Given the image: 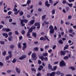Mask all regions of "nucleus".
Here are the masks:
<instances>
[{"label": "nucleus", "instance_id": "6", "mask_svg": "<svg viewBox=\"0 0 76 76\" xmlns=\"http://www.w3.org/2000/svg\"><path fill=\"white\" fill-rule=\"evenodd\" d=\"M26 57V56L25 55H23L21 57H20L19 58V60H23V59H24V58H25Z\"/></svg>", "mask_w": 76, "mask_h": 76}, {"label": "nucleus", "instance_id": "59", "mask_svg": "<svg viewBox=\"0 0 76 76\" xmlns=\"http://www.w3.org/2000/svg\"><path fill=\"white\" fill-rule=\"evenodd\" d=\"M15 34L16 35H18V34H19V33L17 31H15Z\"/></svg>", "mask_w": 76, "mask_h": 76}, {"label": "nucleus", "instance_id": "58", "mask_svg": "<svg viewBox=\"0 0 76 76\" xmlns=\"http://www.w3.org/2000/svg\"><path fill=\"white\" fill-rule=\"evenodd\" d=\"M13 21V19H10L9 20V22H12V21Z\"/></svg>", "mask_w": 76, "mask_h": 76}, {"label": "nucleus", "instance_id": "30", "mask_svg": "<svg viewBox=\"0 0 76 76\" xmlns=\"http://www.w3.org/2000/svg\"><path fill=\"white\" fill-rule=\"evenodd\" d=\"M6 32H9V31H11V29L9 28H6Z\"/></svg>", "mask_w": 76, "mask_h": 76}, {"label": "nucleus", "instance_id": "50", "mask_svg": "<svg viewBox=\"0 0 76 76\" xmlns=\"http://www.w3.org/2000/svg\"><path fill=\"white\" fill-rule=\"evenodd\" d=\"M8 53L9 54L10 56H12V52L11 51H9L8 52Z\"/></svg>", "mask_w": 76, "mask_h": 76}, {"label": "nucleus", "instance_id": "45", "mask_svg": "<svg viewBox=\"0 0 76 76\" xmlns=\"http://www.w3.org/2000/svg\"><path fill=\"white\" fill-rule=\"evenodd\" d=\"M31 28H32V29H36V27L34 26L31 27Z\"/></svg>", "mask_w": 76, "mask_h": 76}, {"label": "nucleus", "instance_id": "20", "mask_svg": "<svg viewBox=\"0 0 76 76\" xmlns=\"http://www.w3.org/2000/svg\"><path fill=\"white\" fill-rule=\"evenodd\" d=\"M18 46L19 48H20L21 47V45L20 43H19L18 44Z\"/></svg>", "mask_w": 76, "mask_h": 76}, {"label": "nucleus", "instance_id": "11", "mask_svg": "<svg viewBox=\"0 0 76 76\" xmlns=\"http://www.w3.org/2000/svg\"><path fill=\"white\" fill-rule=\"evenodd\" d=\"M8 39L9 41H12V40L13 39V37L12 36H10L8 37Z\"/></svg>", "mask_w": 76, "mask_h": 76}, {"label": "nucleus", "instance_id": "25", "mask_svg": "<svg viewBox=\"0 0 76 76\" xmlns=\"http://www.w3.org/2000/svg\"><path fill=\"white\" fill-rule=\"evenodd\" d=\"M56 11V10H53L52 11V15H54L55 14V12Z\"/></svg>", "mask_w": 76, "mask_h": 76}, {"label": "nucleus", "instance_id": "51", "mask_svg": "<svg viewBox=\"0 0 76 76\" xmlns=\"http://www.w3.org/2000/svg\"><path fill=\"white\" fill-rule=\"evenodd\" d=\"M37 76H41V73H38L37 74Z\"/></svg>", "mask_w": 76, "mask_h": 76}, {"label": "nucleus", "instance_id": "39", "mask_svg": "<svg viewBox=\"0 0 76 76\" xmlns=\"http://www.w3.org/2000/svg\"><path fill=\"white\" fill-rule=\"evenodd\" d=\"M67 4H68V5H69V7H72V6H73V4H72V3H71V4L68 3Z\"/></svg>", "mask_w": 76, "mask_h": 76}, {"label": "nucleus", "instance_id": "27", "mask_svg": "<svg viewBox=\"0 0 76 76\" xmlns=\"http://www.w3.org/2000/svg\"><path fill=\"white\" fill-rule=\"evenodd\" d=\"M31 1L30 0H28L27 2V3L28 4V5H29V4L31 3Z\"/></svg>", "mask_w": 76, "mask_h": 76}, {"label": "nucleus", "instance_id": "64", "mask_svg": "<svg viewBox=\"0 0 76 76\" xmlns=\"http://www.w3.org/2000/svg\"><path fill=\"white\" fill-rule=\"evenodd\" d=\"M40 49L41 51H42V52L44 51V49L43 48H40Z\"/></svg>", "mask_w": 76, "mask_h": 76}, {"label": "nucleus", "instance_id": "18", "mask_svg": "<svg viewBox=\"0 0 76 76\" xmlns=\"http://www.w3.org/2000/svg\"><path fill=\"white\" fill-rule=\"evenodd\" d=\"M40 40H41V41H42V40H43V41H45L46 40V39L45 38L42 37L39 39Z\"/></svg>", "mask_w": 76, "mask_h": 76}, {"label": "nucleus", "instance_id": "24", "mask_svg": "<svg viewBox=\"0 0 76 76\" xmlns=\"http://www.w3.org/2000/svg\"><path fill=\"white\" fill-rule=\"evenodd\" d=\"M39 58H40L42 60V61H44V56H41L40 57L39 56Z\"/></svg>", "mask_w": 76, "mask_h": 76}, {"label": "nucleus", "instance_id": "44", "mask_svg": "<svg viewBox=\"0 0 76 76\" xmlns=\"http://www.w3.org/2000/svg\"><path fill=\"white\" fill-rule=\"evenodd\" d=\"M13 10L14 11V12H18V9H17L16 8H14Z\"/></svg>", "mask_w": 76, "mask_h": 76}, {"label": "nucleus", "instance_id": "42", "mask_svg": "<svg viewBox=\"0 0 76 76\" xmlns=\"http://www.w3.org/2000/svg\"><path fill=\"white\" fill-rule=\"evenodd\" d=\"M33 35L35 37H36L37 35H36V33L35 32H33L32 33Z\"/></svg>", "mask_w": 76, "mask_h": 76}, {"label": "nucleus", "instance_id": "14", "mask_svg": "<svg viewBox=\"0 0 76 76\" xmlns=\"http://www.w3.org/2000/svg\"><path fill=\"white\" fill-rule=\"evenodd\" d=\"M48 68L49 69H50V70H52V66L51 64H48Z\"/></svg>", "mask_w": 76, "mask_h": 76}, {"label": "nucleus", "instance_id": "60", "mask_svg": "<svg viewBox=\"0 0 76 76\" xmlns=\"http://www.w3.org/2000/svg\"><path fill=\"white\" fill-rule=\"evenodd\" d=\"M3 63L1 62H0V66H3Z\"/></svg>", "mask_w": 76, "mask_h": 76}, {"label": "nucleus", "instance_id": "3", "mask_svg": "<svg viewBox=\"0 0 76 76\" xmlns=\"http://www.w3.org/2000/svg\"><path fill=\"white\" fill-rule=\"evenodd\" d=\"M34 26H38L37 27V29H39V28H40V23H34Z\"/></svg>", "mask_w": 76, "mask_h": 76}, {"label": "nucleus", "instance_id": "41", "mask_svg": "<svg viewBox=\"0 0 76 76\" xmlns=\"http://www.w3.org/2000/svg\"><path fill=\"white\" fill-rule=\"evenodd\" d=\"M42 63V62H41V61L40 60H38V63L39 64H41Z\"/></svg>", "mask_w": 76, "mask_h": 76}, {"label": "nucleus", "instance_id": "47", "mask_svg": "<svg viewBox=\"0 0 76 76\" xmlns=\"http://www.w3.org/2000/svg\"><path fill=\"white\" fill-rule=\"evenodd\" d=\"M12 11H10L8 13V15H10L12 14Z\"/></svg>", "mask_w": 76, "mask_h": 76}, {"label": "nucleus", "instance_id": "10", "mask_svg": "<svg viewBox=\"0 0 76 76\" xmlns=\"http://www.w3.org/2000/svg\"><path fill=\"white\" fill-rule=\"evenodd\" d=\"M45 4L46 6H47V7H50V4H48V1H46Z\"/></svg>", "mask_w": 76, "mask_h": 76}, {"label": "nucleus", "instance_id": "28", "mask_svg": "<svg viewBox=\"0 0 76 76\" xmlns=\"http://www.w3.org/2000/svg\"><path fill=\"white\" fill-rule=\"evenodd\" d=\"M43 56H44V57L47 56H48V53H45L43 54Z\"/></svg>", "mask_w": 76, "mask_h": 76}, {"label": "nucleus", "instance_id": "49", "mask_svg": "<svg viewBox=\"0 0 76 76\" xmlns=\"http://www.w3.org/2000/svg\"><path fill=\"white\" fill-rule=\"evenodd\" d=\"M72 16L70 15H69L68 17V19H72Z\"/></svg>", "mask_w": 76, "mask_h": 76}, {"label": "nucleus", "instance_id": "17", "mask_svg": "<svg viewBox=\"0 0 76 76\" xmlns=\"http://www.w3.org/2000/svg\"><path fill=\"white\" fill-rule=\"evenodd\" d=\"M34 22H35V20H33L31 21L30 22V23L31 25H33L34 23Z\"/></svg>", "mask_w": 76, "mask_h": 76}, {"label": "nucleus", "instance_id": "61", "mask_svg": "<svg viewBox=\"0 0 76 76\" xmlns=\"http://www.w3.org/2000/svg\"><path fill=\"white\" fill-rule=\"evenodd\" d=\"M66 3V1L65 0H64L63 1L62 3L63 4H64V3Z\"/></svg>", "mask_w": 76, "mask_h": 76}, {"label": "nucleus", "instance_id": "57", "mask_svg": "<svg viewBox=\"0 0 76 76\" xmlns=\"http://www.w3.org/2000/svg\"><path fill=\"white\" fill-rule=\"evenodd\" d=\"M23 15V12L22 11L20 12V15Z\"/></svg>", "mask_w": 76, "mask_h": 76}, {"label": "nucleus", "instance_id": "36", "mask_svg": "<svg viewBox=\"0 0 76 76\" xmlns=\"http://www.w3.org/2000/svg\"><path fill=\"white\" fill-rule=\"evenodd\" d=\"M21 33L22 34V35H24L25 34V31L24 30H22L21 31Z\"/></svg>", "mask_w": 76, "mask_h": 76}, {"label": "nucleus", "instance_id": "16", "mask_svg": "<svg viewBox=\"0 0 76 76\" xmlns=\"http://www.w3.org/2000/svg\"><path fill=\"white\" fill-rule=\"evenodd\" d=\"M39 49V48L36 47L34 48V51H38V50Z\"/></svg>", "mask_w": 76, "mask_h": 76}, {"label": "nucleus", "instance_id": "19", "mask_svg": "<svg viewBox=\"0 0 76 76\" xmlns=\"http://www.w3.org/2000/svg\"><path fill=\"white\" fill-rule=\"evenodd\" d=\"M68 47H69V45H66L64 47V50H65L66 49H68Z\"/></svg>", "mask_w": 76, "mask_h": 76}, {"label": "nucleus", "instance_id": "1", "mask_svg": "<svg viewBox=\"0 0 76 76\" xmlns=\"http://www.w3.org/2000/svg\"><path fill=\"white\" fill-rule=\"evenodd\" d=\"M49 28L50 29V34H53L54 32V29L53 28V26L52 25H50L49 27Z\"/></svg>", "mask_w": 76, "mask_h": 76}, {"label": "nucleus", "instance_id": "35", "mask_svg": "<svg viewBox=\"0 0 76 76\" xmlns=\"http://www.w3.org/2000/svg\"><path fill=\"white\" fill-rule=\"evenodd\" d=\"M14 45H11L10 46V48H11V49H13L14 48Z\"/></svg>", "mask_w": 76, "mask_h": 76}, {"label": "nucleus", "instance_id": "54", "mask_svg": "<svg viewBox=\"0 0 76 76\" xmlns=\"http://www.w3.org/2000/svg\"><path fill=\"white\" fill-rule=\"evenodd\" d=\"M71 69L72 70H75V68L73 67H71Z\"/></svg>", "mask_w": 76, "mask_h": 76}, {"label": "nucleus", "instance_id": "22", "mask_svg": "<svg viewBox=\"0 0 76 76\" xmlns=\"http://www.w3.org/2000/svg\"><path fill=\"white\" fill-rule=\"evenodd\" d=\"M57 66H54V67H53V69H52V71H54V70H56L57 69Z\"/></svg>", "mask_w": 76, "mask_h": 76}, {"label": "nucleus", "instance_id": "9", "mask_svg": "<svg viewBox=\"0 0 76 76\" xmlns=\"http://www.w3.org/2000/svg\"><path fill=\"white\" fill-rule=\"evenodd\" d=\"M24 21L23 20H20V23L21 25V26H25V24L23 23V22Z\"/></svg>", "mask_w": 76, "mask_h": 76}, {"label": "nucleus", "instance_id": "33", "mask_svg": "<svg viewBox=\"0 0 76 76\" xmlns=\"http://www.w3.org/2000/svg\"><path fill=\"white\" fill-rule=\"evenodd\" d=\"M31 70L33 72H36V69L35 68H32L31 69Z\"/></svg>", "mask_w": 76, "mask_h": 76}, {"label": "nucleus", "instance_id": "12", "mask_svg": "<svg viewBox=\"0 0 76 76\" xmlns=\"http://www.w3.org/2000/svg\"><path fill=\"white\" fill-rule=\"evenodd\" d=\"M56 72H53L52 73H51L50 75V76H54L56 75Z\"/></svg>", "mask_w": 76, "mask_h": 76}, {"label": "nucleus", "instance_id": "40", "mask_svg": "<svg viewBox=\"0 0 76 76\" xmlns=\"http://www.w3.org/2000/svg\"><path fill=\"white\" fill-rule=\"evenodd\" d=\"M7 72L8 73H10L12 72V71L10 70H9L7 71Z\"/></svg>", "mask_w": 76, "mask_h": 76}, {"label": "nucleus", "instance_id": "52", "mask_svg": "<svg viewBox=\"0 0 76 76\" xmlns=\"http://www.w3.org/2000/svg\"><path fill=\"white\" fill-rule=\"evenodd\" d=\"M24 23H27L28 22V20H27L26 19H25L24 20Z\"/></svg>", "mask_w": 76, "mask_h": 76}, {"label": "nucleus", "instance_id": "21", "mask_svg": "<svg viewBox=\"0 0 76 76\" xmlns=\"http://www.w3.org/2000/svg\"><path fill=\"white\" fill-rule=\"evenodd\" d=\"M58 42L60 44H63V42L61 40H60L58 41Z\"/></svg>", "mask_w": 76, "mask_h": 76}, {"label": "nucleus", "instance_id": "62", "mask_svg": "<svg viewBox=\"0 0 76 76\" xmlns=\"http://www.w3.org/2000/svg\"><path fill=\"white\" fill-rule=\"evenodd\" d=\"M58 3V1H57L56 3H55L53 4V5L54 6H56V5L57 4V3Z\"/></svg>", "mask_w": 76, "mask_h": 76}, {"label": "nucleus", "instance_id": "56", "mask_svg": "<svg viewBox=\"0 0 76 76\" xmlns=\"http://www.w3.org/2000/svg\"><path fill=\"white\" fill-rule=\"evenodd\" d=\"M65 24L66 25H70V22H66Z\"/></svg>", "mask_w": 76, "mask_h": 76}, {"label": "nucleus", "instance_id": "5", "mask_svg": "<svg viewBox=\"0 0 76 76\" xmlns=\"http://www.w3.org/2000/svg\"><path fill=\"white\" fill-rule=\"evenodd\" d=\"M15 70H16V72L18 74H20V69H19L18 67H16L15 68Z\"/></svg>", "mask_w": 76, "mask_h": 76}, {"label": "nucleus", "instance_id": "29", "mask_svg": "<svg viewBox=\"0 0 76 76\" xmlns=\"http://www.w3.org/2000/svg\"><path fill=\"white\" fill-rule=\"evenodd\" d=\"M32 32V29L31 28L29 29L28 31V32L30 33V32Z\"/></svg>", "mask_w": 76, "mask_h": 76}, {"label": "nucleus", "instance_id": "32", "mask_svg": "<svg viewBox=\"0 0 76 76\" xmlns=\"http://www.w3.org/2000/svg\"><path fill=\"white\" fill-rule=\"evenodd\" d=\"M8 35L9 36H11L12 35V32H10L8 33Z\"/></svg>", "mask_w": 76, "mask_h": 76}, {"label": "nucleus", "instance_id": "31", "mask_svg": "<svg viewBox=\"0 0 76 76\" xmlns=\"http://www.w3.org/2000/svg\"><path fill=\"white\" fill-rule=\"evenodd\" d=\"M69 59V57L67 56H65L64 58V60H67Z\"/></svg>", "mask_w": 76, "mask_h": 76}, {"label": "nucleus", "instance_id": "13", "mask_svg": "<svg viewBox=\"0 0 76 76\" xmlns=\"http://www.w3.org/2000/svg\"><path fill=\"white\" fill-rule=\"evenodd\" d=\"M61 54V55H64L65 54H66V53H65V51H61L60 52Z\"/></svg>", "mask_w": 76, "mask_h": 76}, {"label": "nucleus", "instance_id": "23", "mask_svg": "<svg viewBox=\"0 0 76 76\" xmlns=\"http://www.w3.org/2000/svg\"><path fill=\"white\" fill-rule=\"evenodd\" d=\"M3 55L4 56H6V54H7V52L6 51H4L3 53H2Z\"/></svg>", "mask_w": 76, "mask_h": 76}, {"label": "nucleus", "instance_id": "38", "mask_svg": "<svg viewBox=\"0 0 76 76\" xmlns=\"http://www.w3.org/2000/svg\"><path fill=\"white\" fill-rule=\"evenodd\" d=\"M44 37L46 39H47L48 41H50V40H49V39H48V37H47V36H45Z\"/></svg>", "mask_w": 76, "mask_h": 76}, {"label": "nucleus", "instance_id": "53", "mask_svg": "<svg viewBox=\"0 0 76 76\" xmlns=\"http://www.w3.org/2000/svg\"><path fill=\"white\" fill-rule=\"evenodd\" d=\"M2 30L3 31H6V28H3L2 29Z\"/></svg>", "mask_w": 76, "mask_h": 76}, {"label": "nucleus", "instance_id": "43", "mask_svg": "<svg viewBox=\"0 0 76 76\" xmlns=\"http://www.w3.org/2000/svg\"><path fill=\"white\" fill-rule=\"evenodd\" d=\"M44 61H47L48 60V58L47 57H45L44 58Z\"/></svg>", "mask_w": 76, "mask_h": 76}, {"label": "nucleus", "instance_id": "34", "mask_svg": "<svg viewBox=\"0 0 76 76\" xmlns=\"http://www.w3.org/2000/svg\"><path fill=\"white\" fill-rule=\"evenodd\" d=\"M0 43L1 44H4V43H5V42L4 41H0Z\"/></svg>", "mask_w": 76, "mask_h": 76}, {"label": "nucleus", "instance_id": "63", "mask_svg": "<svg viewBox=\"0 0 76 76\" xmlns=\"http://www.w3.org/2000/svg\"><path fill=\"white\" fill-rule=\"evenodd\" d=\"M16 59H13V60L12 61V63H15V62H16Z\"/></svg>", "mask_w": 76, "mask_h": 76}, {"label": "nucleus", "instance_id": "2", "mask_svg": "<svg viewBox=\"0 0 76 76\" xmlns=\"http://www.w3.org/2000/svg\"><path fill=\"white\" fill-rule=\"evenodd\" d=\"M59 63L60 64V66H61V67H63V66H66V64L63 60H62Z\"/></svg>", "mask_w": 76, "mask_h": 76}, {"label": "nucleus", "instance_id": "8", "mask_svg": "<svg viewBox=\"0 0 76 76\" xmlns=\"http://www.w3.org/2000/svg\"><path fill=\"white\" fill-rule=\"evenodd\" d=\"M2 35L4 37H5V38H7L9 37L8 34H7V33H4L2 34Z\"/></svg>", "mask_w": 76, "mask_h": 76}, {"label": "nucleus", "instance_id": "26", "mask_svg": "<svg viewBox=\"0 0 76 76\" xmlns=\"http://www.w3.org/2000/svg\"><path fill=\"white\" fill-rule=\"evenodd\" d=\"M45 17H46V15H44L42 17V20H44V19L45 18Z\"/></svg>", "mask_w": 76, "mask_h": 76}, {"label": "nucleus", "instance_id": "37", "mask_svg": "<svg viewBox=\"0 0 76 76\" xmlns=\"http://www.w3.org/2000/svg\"><path fill=\"white\" fill-rule=\"evenodd\" d=\"M68 31L69 33H72L73 32V30L72 29H70L69 30H68Z\"/></svg>", "mask_w": 76, "mask_h": 76}, {"label": "nucleus", "instance_id": "7", "mask_svg": "<svg viewBox=\"0 0 76 76\" xmlns=\"http://www.w3.org/2000/svg\"><path fill=\"white\" fill-rule=\"evenodd\" d=\"M23 50H25V48H26V43H23Z\"/></svg>", "mask_w": 76, "mask_h": 76}, {"label": "nucleus", "instance_id": "46", "mask_svg": "<svg viewBox=\"0 0 76 76\" xmlns=\"http://www.w3.org/2000/svg\"><path fill=\"white\" fill-rule=\"evenodd\" d=\"M56 73L57 75H60V71H57L56 72Z\"/></svg>", "mask_w": 76, "mask_h": 76}, {"label": "nucleus", "instance_id": "15", "mask_svg": "<svg viewBox=\"0 0 76 76\" xmlns=\"http://www.w3.org/2000/svg\"><path fill=\"white\" fill-rule=\"evenodd\" d=\"M12 57V55L8 56L6 57V60H9V58H11Z\"/></svg>", "mask_w": 76, "mask_h": 76}, {"label": "nucleus", "instance_id": "4", "mask_svg": "<svg viewBox=\"0 0 76 76\" xmlns=\"http://www.w3.org/2000/svg\"><path fill=\"white\" fill-rule=\"evenodd\" d=\"M32 57L34 60H36L37 58V57L36 56V53H33L32 54Z\"/></svg>", "mask_w": 76, "mask_h": 76}, {"label": "nucleus", "instance_id": "48", "mask_svg": "<svg viewBox=\"0 0 76 76\" xmlns=\"http://www.w3.org/2000/svg\"><path fill=\"white\" fill-rule=\"evenodd\" d=\"M30 33L29 32H28L27 34V37H30Z\"/></svg>", "mask_w": 76, "mask_h": 76}, {"label": "nucleus", "instance_id": "55", "mask_svg": "<svg viewBox=\"0 0 76 76\" xmlns=\"http://www.w3.org/2000/svg\"><path fill=\"white\" fill-rule=\"evenodd\" d=\"M75 0H69V3H72V1H74Z\"/></svg>", "mask_w": 76, "mask_h": 76}]
</instances>
